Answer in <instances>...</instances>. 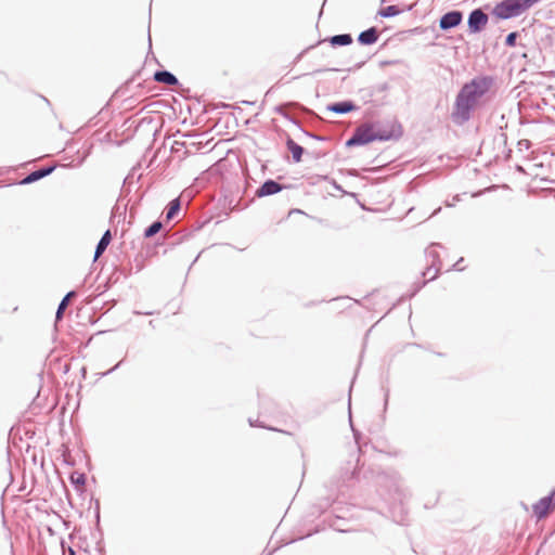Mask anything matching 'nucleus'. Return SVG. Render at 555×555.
Instances as JSON below:
<instances>
[{
	"label": "nucleus",
	"instance_id": "4468645a",
	"mask_svg": "<svg viewBox=\"0 0 555 555\" xmlns=\"http://www.w3.org/2000/svg\"><path fill=\"white\" fill-rule=\"evenodd\" d=\"M330 42L332 46H348L352 42V38L348 34L336 35L330 39Z\"/></svg>",
	"mask_w": 555,
	"mask_h": 555
},
{
	"label": "nucleus",
	"instance_id": "6e6552de",
	"mask_svg": "<svg viewBox=\"0 0 555 555\" xmlns=\"http://www.w3.org/2000/svg\"><path fill=\"white\" fill-rule=\"evenodd\" d=\"M308 218H309L308 215L305 214L304 211L294 209V210L289 211V214L287 216V221H289L294 225H302L306 223Z\"/></svg>",
	"mask_w": 555,
	"mask_h": 555
},
{
	"label": "nucleus",
	"instance_id": "dca6fc26",
	"mask_svg": "<svg viewBox=\"0 0 555 555\" xmlns=\"http://www.w3.org/2000/svg\"><path fill=\"white\" fill-rule=\"evenodd\" d=\"M75 295L74 292H70L68 293L64 298L63 300L61 301L59 308H57V311H56V319H60L61 315L63 314L64 310L66 309L67 305H68V301H69V298L73 297Z\"/></svg>",
	"mask_w": 555,
	"mask_h": 555
},
{
	"label": "nucleus",
	"instance_id": "423d86ee",
	"mask_svg": "<svg viewBox=\"0 0 555 555\" xmlns=\"http://www.w3.org/2000/svg\"><path fill=\"white\" fill-rule=\"evenodd\" d=\"M462 21V14L457 11H452L444 14L440 20V27L442 29H449L457 26Z\"/></svg>",
	"mask_w": 555,
	"mask_h": 555
},
{
	"label": "nucleus",
	"instance_id": "9d476101",
	"mask_svg": "<svg viewBox=\"0 0 555 555\" xmlns=\"http://www.w3.org/2000/svg\"><path fill=\"white\" fill-rule=\"evenodd\" d=\"M154 79L157 82L166 83V85H176L178 83V79L169 72H156L154 75Z\"/></svg>",
	"mask_w": 555,
	"mask_h": 555
},
{
	"label": "nucleus",
	"instance_id": "9b49d317",
	"mask_svg": "<svg viewBox=\"0 0 555 555\" xmlns=\"http://www.w3.org/2000/svg\"><path fill=\"white\" fill-rule=\"evenodd\" d=\"M286 145L288 151L292 153L294 162L299 163L301 160V156L304 153L302 147L299 144H297L293 139H288Z\"/></svg>",
	"mask_w": 555,
	"mask_h": 555
},
{
	"label": "nucleus",
	"instance_id": "6ab92c4d",
	"mask_svg": "<svg viewBox=\"0 0 555 555\" xmlns=\"http://www.w3.org/2000/svg\"><path fill=\"white\" fill-rule=\"evenodd\" d=\"M516 33H511L507 37H506V44L509 46V47H513L515 46V42H516Z\"/></svg>",
	"mask_w": 555,
	"mask_h": 555
},
{
	"label": "nucleus",
	"instance_id": "20e7f679",
	"mask_svg": "<svg viewBox=\"0 0 555 555\" xmlns=\"http://www.w3.org/2000/svg\"><path fill=\"white\" fill-rule=\"evenodd\" d=\"M555 507L554 495H547L542 498L538 503L533 505L534 515L541 519L547 516Z\"/></svg>",
	"mask_w": 555,
	"mask_h": 555
},
{
	"label": "nucleus",
	"instance_id": "f3484780",
	"mask_svg": "<svg viewBox=\"0 0 555 555\" xmlns=\"http://www.w3.org/2000/svg\"><path fill=\"white\" fill-rule=\"evenodd\" d=\"M162 229V223L160 222H154L152 225H150L146 230H145V237H151L153 235H155L156 233H158Z\"/></svg>",
	"mask_w": 555,
	"mask_h": 555
},
{
	"label": "nucleus",
	"instance_id": "2eb2a0df",
	"mask_svg": "<svg viewBox=\"0 0 555 555\" xmlns=\"http://www.w3.org/2000/svg\"><path fill=\"white\" fill-rule=\"evenodd\" d=\"M352 109H353V105L350 102L336 103L331 106V111H333L335 113H339V114L348 113Z\"/></svg>",
	"mask_w": 555,
	"mask_h": 555
},
{
	"label": "nucleus",
	"instance_id": "f8f14e48",
	"mask_svg": "<svg viewBox=\"0 0 555 555\" xmlns=\"http://www.w3.org/2000/svg\"><path fill=\"white\" fill-rule=\"evenodd\" d=\"M111 240H112L111 232L107 230L96 246L94 259H98L104 253V250L111 243Z\"/></svg>",
	"mask_w": 555,
	"mask_h": 555
},
{
	"label": "nucleus",
	"instance_id": "a211bd4d",
	"mask_svg": "<svg viewBox=\"0 0 555 555\" xmlns=\"http://www.w3.org/2000/svg\"><path fill=\"white\" fill-rule=\"evenodd\" d=\"M180 208V204H179V201L178 199H175L170 203V207L167 211V219H172L175 217V215L177 214V211L179 210Z\"/></svg>",
	"mask_w": 555,
	"mask_h": 555
},
{
	"label": "nucleus",
	"instance_id": "ddd939ff",
	"mask_svg": "<svg viewBox=\"0 0 555 555\" xmlns=\"http://www.w3.org/2000/svg\"><path fill=\"white\" fill-rule=\"evenodd\" d=\"M52 170H53V168H47V169L34 171L24 179L23 183H30V182L37 181V180L48 176L49 173H51Z\"/></svg>",
	"mask_w": 555,
	"mask_h": 555
},
{
	"label": "nucleus",
	"instance_id": "aec40b11",
	"mask_svg": "<svg viewBox=\"0 0 555 555\" xmlns=\"http://www.w3.org/2000/svg\"><path fill=\"white\" fill-rule=\"evenodd\" d=\"M70 555H76L74 551L70 550Z\"/></svg>",
	"mask_w": 555,
	"mask_h": 555
},
{
	"label": "nucleus",
	"instance_id": "0eeeda50",
	"mask_svg": "<svg viewBox=\"0 0 555 555\" xmlns=\"http://www.w3.org/2000/svg\"><path fill=\"white\" fill-rule=\"evenodd\" d=\"M281 185L275 181L269 180L264 182L260 189L257 191L258 196H267L272 195L281 191Z\"/></svg>",
	"mask_w": 555,
	"mask_h": 555
},
{
	"label": "nucleus",
	"instance_id": "39448f33",
	"mask_svg": "<svg viewBox=\"0 0 555 555\" xmlns=\"http://www.w3.org/2000/svg\"><path fill=\"white\" fill-rule=\"evenodd\" d=\"M488 22V16L481 10H475L470 13L468 18L469 28L478 31Z\"/></svg>",
	"mask_w": 555,
	"mask_h": 555
},
{
	"label": "nucleus",
	"instance_id": "f03ea898",
	"mask_svg": "<svg viewBox=\"0 0 555 555\" xmlns=\"http://www.w3.org/2000/svg\"><path fill=\"white\" fill-rule=\"evenodd\" d=\"M539 0H503L498 3L493 14L502 20H507L520 15Z\"/></svg>",
	"mask_w": 555,
	"mask_h": 555
},
{
	"label": "nucleus",
	"instance_id": "1a4fd4ad",
	"mask_svg": "<svg viewBox=\"0 0 555 555\" xmlns=\"http://www.w3.org/2000/svg\"><path fill=\"white\" fill-rule=\"evenodd\" d=\"M377 39H378V35L374 27H372L365 31H362L358 38L359 42L362 44H373L377 41Z\"/></svg>",
	"mask_w": 555,
	"mask_h": 555
},
{
	"label": "nucleus",
	"instance_id": "f257e3e1",
	"mask_svg": "<svg viewBox=\"0 0 555 555\" xmlns=\"http://www.w3.org/2000/svg\"><path fill=\"white\" fill-rule=\"evenodd\" d=\"M488 83L486 80H473L466 83L457 94L452 118L462 124L469 119L470 111L477 105L479 99L487 92Z\"/></svg>",
	"mask_w": 555,
	"mask_h": 555
},
{
	"label": "nucleus",
	"instance_id": "7ed1b4c3",
	"mask_svg": "<svg viewBox=\"0 0 555 555\" xmlns=\"http://www.w3.org/2000/svg\"><path fill=\"white\" fill-rule=\"evenodd\" d=\"M384 139H386V137L380 135L373 125H362L356 130L353 137L348 141V144H366L375 140Z\"/></svg>",
	"mask_w": 555,
	"mask_h": 555
}]
</instances>
